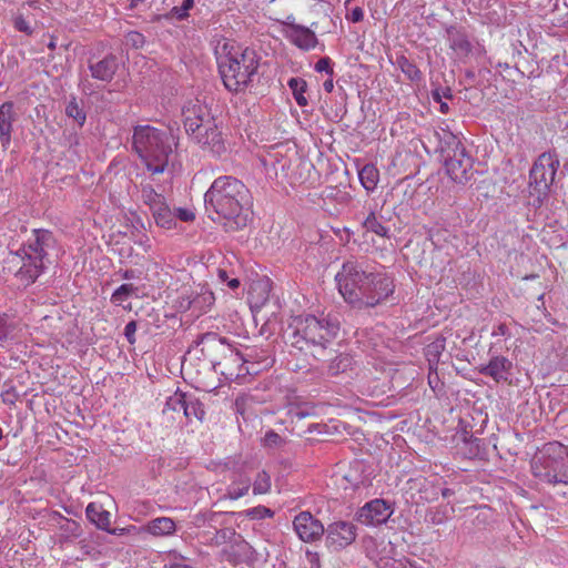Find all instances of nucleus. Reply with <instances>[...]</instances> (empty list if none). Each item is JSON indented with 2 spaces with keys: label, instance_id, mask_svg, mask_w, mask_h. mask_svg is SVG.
Wrapping results in <instances>:
<instances>
[{
  "label": "nucleus",
  "instance_id": "20",
  "mask_svg": "<svg viewBox=\"0 0 568 568\" xmlns=\"http://www.w3.org/2000/svg\"><path fill=\"white\" fill-rule=\"evenodd\" d=\"M446 33L450 49H453L458 55L467 57L471 52L473 45L468 36L462 28L450 26L446 29Z\"/></svg>",
  "mask_w": 568,
  "mask_h": 568
},
{
  "label": "nucleus",
  "instance_id": "51",
  "mask_svg": "<svg viewBox=\"0 0 568 568\" xmlns=\"http://www.w3.org/2000/svg\"><path fill=\"white\" fill-rule=\"evenodd\" d=\"M288 415L291 416L292 420H294L295 418L296 419H302L306 416V413L304 409L300 408V407H291L288 409Z\"/></svg>",
  "mask_w": 568,
  "mask_h": 568
},
{
  "label": "nucleus",
  "instance_id": "59",
  "mask_svg": "<svg viewBox=\"0 0 568 568\" xmlns=\"http://www.w3.org/2000/svg\"><path fill=\"white\" fill-rule=\"evenodd\" d=\"M440 494L444 498H447V497L452 496L454 494V491L449 488H443L440 490Z\"/></svg>",
  "mask_w": 568,
  "mask_h": 568
},
{
  "label": "nucleus",
  "instance_id": "19",
  "mask_svg": "<svg viewBox=\"0 0 568 568\" xmlns=\"http://www.w3.org/2000/svg\"><path fill=\"white\" fill-rule=\"evenodd\" d=\"M287 39L297 48L308 51L316 47L317 38L307 27L292 24L287 30Z\"/></svg>",
  "mask_w": 568,
  "mask_h": 568
},
{
  "label": "nucleus",
  "instance_id": "33",
  "mask_svg": "<svg viewBox=\"0 0 568 568\" xmlns=\"http://www.w3.org/2000/svg\"><path fill=\"white\" fill-rule=\"evenodd\" d=\"M322 196L326 200L334 201L338 204H347L352 199L351 194L347 191L333 185L326 186L323 190Z\"/></svg>",
  "mask_w": 568,
  "mask_h": 568
},
{
  "label": "nucleus",
  "instance_id": "53",
  "mask_svg": "<svg viewBox=\"0 0 568 568\" xmlns=\"http://www.w3.org/2000/svg\"><path fill=\"white\" fill-rule=\"evenodd\" d=\"M403 568H425L423 562L419 560H407L406 564L403 565ZM426 568H429L428 565H426Z\"/></svg>",
  "mask_w": 568,
  "mask_h": 568
},
{
  "label": "nucleus",
  "instance_id": "9",
  "mask_svg": "<svg viewBox=\"0 0 568 568\" xmlns=\"http://www.w3.org/2000/svg\"><path fill=\"white\" fill-rule=\"evenodd\" d=\"M535 477L548 484H568V446L558 442L544 445L531 463Z\"/></svg>",
  "mask_w": 568,
  "mask_h": 568
},
{
  "label": "nucleus",
  "instance_id": "22",
  "mask_svg": "<svg viewBox=\"0 0 568 568\" xmlns=\"http://www.w3.org/2000/svg\"><path fill=\"white\" fill-rule=\"evenodd\" d=\"M329 356L326 357V361H328L327 375L334 377L354 368L355 361L351 354L338 353L334 357L328 358Z\"/></svg>",
  "mask_w": 568,
  "mask_h": 568
},
{
  "label": "nucleus",
  "instance_id": "47",
  "mask_svg": "<svg viewBox=\"0 0 568 568\" xmlns=\"http://www.w3.org/2000/svg\"><path fill=\"white\" fill-rule=\"evenodd\" d=\"M174 214L175 219H179L182 222H192L195 219V214L189 209L179 207Z\"/></svg>",
  "mask_w": 568,
  "mask_h": 568
},
{
  "label": "nucleus",
  "instance_id": "37",
  "mask_svg": "<svg viewBox=\"0 0 568 568\" xmlns=\"http://www.w3.org/2000/svg\"><path fill=\"white\" fill-rule=\"evenodd\" d=\"M271 488V478L266 471H260L253 484V493L255 495L266 494Z\"/></svg>",
  "mask_w": 568,
  "mask_h": 568
},
{
  "label": "nucleus",
  "instance_id": "64",
  "mask_svg": "<svg viewBox=\"0 0 568 568\" xmlns=\"http://www.w3.org/2000/svg\"><path fill=\"white\" fill-rule=\"evenodd\" d=\"M30 4L36 3L38 0H28Z\"/></svg>",
  "mask_w": 568,
  "mask_h": 568
},
{
  "label": "nucleus",
  "instance_id": "3",
  "mask_svg": "<svg viewBox=\"0 0 568 568\" xmlns=\"http://www.w3.org/2000/svg\"><path fill=\"white\" fill-rule=\"evenodd\" d=\"M292 345L304 353H310L317 361H326L332 355L334 339L341 323L336 316L317 317L312 314L298 315L290 324Z\"/></svg>",
  "mask_w": 568,
  "mask_h": 568
},
{
  "label": "nucleus",
  "instance_id": "42",
  "mask_svg": "<svg viewBox=\"0 0 568 568\" xmlns=\"http://www.w3.org/2000/svg\"><path fill=\"white\" fill-rule=\"evenodd\" d=\"M3 387H4V389L1 393L2 402L10 406L14 405L19 398V394H18L16 387L8 383H4Z\"/></svg>",
  "mask_w": 568,
  "mask_h": 568
},
{
  "label": "nucleus",
  "instance_id": "55",
  "mask_svg": "<svg viewBox=\"0 0 568 568\" xmlns=\"http://www.w3.org/2000/svg\"><path fill=\"white\" fill-rule=\"evenodd\" d=\"M323 88L326 92H332L333 89H334V83H333V79H328L326 80L324 83H323Z\"/></svg>",
  "mask_w": 568,
  "mask_h": 568
},
{
  "label": "nucleus",
  "instance_id": "52",
  "mask_svg": "<svg viewBox=\"0 0 568 568\" xmlns=\"http://www.w3.org/2000/svg\"><path fill=\"white\" fill-rule=\"evenodd\" d=\"M369 376H364L362 379H361V388H362V393L364 395H372V386L369 385Z\"/></svg>",
  "mask_w": 568,
  "mask_h": 568
},
{
  "label": "nucleus",
  "instance_id": "13",
  "mask_svg": "<svg viewBox=\"0 0 568 568\" xmlns=\"http://www.w3.org/2000/svg\"><path fill=\"white\" fill-rule=\"evenodd\" d=\"M394 513L389 503L384 499H374L366 503L356 513V518L364 525L377 526L387 521Z\"/></svg>",
  "mask_w": 568,
  "mask_h": 568
},
{
  "label": "nucleus",
  "instance_id": "32",
  "mask_svg": "<svg viewBox=\"0 0 568 568\" xmlns=\"http://www.w3.org/2000/svg\"><path fill=\"white\" fill-rule=\"evenodd\" d=\"M287 84L292 90L296 103L300 106H306L308 103L306 97L304 95L307 88L306 81L301 78H291Z\"/></svg>",
  "mask_w": 568,
  "mask_h": 568
},
{
  "label": "nucleus",
  "instance_id": "48",
  "mask_svg": "<svg viewBox=\"0 0 568 568\" xmlns=\"http://www.w3.org/2000/svg\"><path fill=\"white\" fill-rule=\"evenodd\" d=\"M136 322L130 321L124 327V335L130 344L135 343Z\"/></svg>",
  "mask_w": 568,
  "mask_h": 568
},
{
  "label": "nucleus",
  "instance_id": "41",
  "mask_svg": "<svg viewBox=\"0 0 568 568\" xmlns=\"http://www.w3.org/2000/svg\"><path fill=\"white\" fill-rule=\"evenodd\" d=\"M124 42L128 47L140 49L144 45L145 38L142 33L138 31H130L125 34Z\"/></svg>",
  "mask_w": 568,
  "mask_h": 568
},
{
  "label": "nucleus",
  "instance_id": "36",
  "mask_svg": "<svg viewBox=\"0 0 568 568\" xmlns=\"http://www.w3.org/2000/svg\"><path fill=\"white\" fill-rule=\"evenodd\" d=\"M432 98L435 102L439 103V111L442 113H447L449 110V106L446 102H444L445 99H452L453 93L450 88H436L432 91Z\"/></svg>",
  "mask_w": 568,
  "mask_h": 568
},
{
  "label": "nucleus",
  "instance_id": "25",
  "mask_svg": "<svg viewBox=\"0 0 568 568\" xmlns=\"http://www.w3.org/2000/svg\"><path fill=\"white\" fill-rule=\"evenodd\" d=\"M185 402V394L179 392L174 393L166 399L163 408V414L168 415L172 420H181L184 412Z\"/></svg>",
  "mask_w": 568,
  "mask_h": 568
},
{
  "label": "nucleus",
  "instance_id": "11",
  "mask_svg": "<svg viewBox=\"0 0 568 568\" xmlns=\"http://www.w3.org/2000/svg\"><path fill=\"white\" fill-rule=\"evenodd\" d=\"M442 153L445 160L446 173L449 178L460 184H465L473 175V159L467 153L463 143L453 134L442 146Z\"/></svg>",
  "mask_w": 568,
  "mask_h": 568
},
{
  "label": "nucleus",
  "instance_id": "6",
  "mask_svg": "<svg viewBox=\"0 0 568 568\" xmlns=\"http://www.w3.org/2000/svg\"><path fill=\"white\" fill-rule=\"evenodd\" d=\"M261 55L252 48L231 47L217 59L219 72L224 87L233 93L245 92L253 87L258 73Z\"/></svg>",
  "mask_w": 568,
  "mask_h": 568
},
{
  "label": "nucleus",
  "instance_id": "62",
  "mask_svg": "<svg viewBox=\"0 0 568 568\" xmlns=\"http://www.w3.org/2000/svg\"><path fill=\"white\" fill-rule=\"evenodd\" d=\"M55 47H57V43H55V41L52 39V40L49 42L48 48H49L50 50H54V49H55Z\"/></svg>",
  "mask_w": 568,
  "mask_h": 568
},
{
  "label": "nucleus",
  "instance_id": "21",
  "mask_svg": "<svg viewBox=\"0 0 568 568\" xmlns=\"http://www.w3.org/2000/svg\"><path fill=\"white\" fill-rule=\"evenodd\" d=\"M87 518L93 523L99 529L106 530L113 535H121L123 529H110V518L111 515L109 511L102 508L101 505L95 503H90L85 508Z\"/></svg>",
  "mask_w": 568,
  "mask_h": 568
},
{
  "label": "nucleus",
  "instance_id": "46",
  "mask_svg": "<svg viewBox=\"0 0 568 568\" xmlns=\"http://www.w3.org/2000/svg\"><path fill=\"white\" fill-rule=\"evenodd\" d=\"M315 70L317 72H326L329 75H333L332 60L328 57L321 58L316 64Z\"/></svg>",
  "mask_w": 568,
  "mask_h": 568
},
{
  "label": "nucleus",
  "instance_id": "54",
  "mask_svg": "<svg viewBox=\"0 0 568 568\" xmlns=\"http://www.w3.org/2000/svg\"><path fill=\"white\" fill-rule=\"evenodd\" d=\"M507 332H508V328H507L506 324H499L497 326V328L493 332V335L494 336H498V335L505 336L507 334Z\"/></svg>",
  "mask_w": 568,
  "mask_h": 568
},
{
  "label": "nucleus",
  "instance_id": "1",
  "mask_svg": "<svg viewBox=\"0 0 568 568\" xmlns=\"http://www.w3.org/2000/svg\"><path fill=\"white\" fill-rule=\"evenodd\" d=\"M335 280L344 300L358 310L379 305L395 288L393 280L385 273L368 272L358 261L345 262Z\"/></svg>",
  "mask_w": 568,
  "mask_h": 568
},
{
  "label": "nucleus",
  "instance_id": "10",
  "mask_svg": "<svg viewBox=\"0 0 568 568\" xmlns=\"http://www.w3.org/2000/svg\"><path fill=\"white\" fill-rule=\"evenodd\" d=\"M559 159L555 152H544L535 161L529 172L530 195H536L537 206H540L548 195L549 187L555 181ZM536 205V203H534Z\"/></svg>",
  "mask_w": 568,
  "mask_h": 568
},
{
  "label": "nucleus",
  "instance_id": "24",
  "mask_svg": "<svg viewBox=\"0 0 568 568\" xmlns=\"http://www.w3.org/2000/svg\"><path fill=\"white\" fill-rule=\"evenodd\" d=\"M446 347V338L443 335L437 336L432 343L427 344L424 348V355L427 359L428 367L432 369L438 368L440 356Z\"/></svg>",
  "mask_w": 568,
  "mask_h": 568
},
{
  "label": "nucleus",
  "instance_id": "28",
  "mask_svg": "<svg viewBox=\"0 0 568 568\" xmlns=\"http://www.w3.org/2000/svg\"><path fill=\"white\" fill-rule=\"evenodd\" d=\"M251 485L252 483L248 477L241 476L227 486L224 497L236 500L248 493Z\"/></svg>",
  "mask_w": 568,
  "mask_h": 568
},
{
  "label": "nucleus",
  "instance_id": "39",
  "mask_svg": "<svg viewBox=\"0 0 568 568\" xmlns=\"http://www.w3.org/2000/svg\"><path fill=\"white\" fill-rule=\"evenodd\" d=\"M134 291L135 287L133 286V284H122L113 292L111 301L120 305L122 302L128 300L129 296H131L134 293Z\"/></svg>",
  "mask_w": 568,
  "mask_h": 568
},
{
  "label": "nucleus",
  "instance_id": "30",
  "mask_svg": "<svg viewBox=\"0 0 568 568\" xmlns=\"http://www.w3.org/2000/svg\"><path fill=\"white\" fill-rule=\"evenodd\" d=\"M363 229L367 232L375 233L381 237L389 239V229L383 224L375 211H371L362 222Z\"/></svg>",
  "mask_w": 568,
  "mask_h": 568
},
{
  "label": "nucleus",
  "instance_id": "27",
  "mask_svg": "<svg viewBox=\"0 0 568 568\" xmlns=\"http://www.w3.org/2000/svg\"><path fill=\"white\" fill-rule=\"evenodd\" d=\"M153 219L158 226L165 229V230H172L175 227V214L171 211L168 203H165L162 206H159L158 209L153 210L152 212Z\"/></svg>",
  "mask_w": 568,
  "mask_h": 568
},
{
  "label": "nucleus",
  "instance_id": "57",
  "mask_svg": "<svg viewBox=\"0 0 568 568\" xmlns=\"http://www.w3.org/2000/svg\"><path fill=\"white\" fill-rule=\"evenodd\" d=\"M227 286L231 287L232 290H235L240 286V281L237 278H231L227 281Z\"/></svg>",
  "mask_w": 568,
  "mask_h": 568
},
{
  "label": "nucleus",
  "instance_id": "40",
  "mask_svg": "<svg viewBox=\"0 0 568 568\" xmlns=\"http://www.w3.org/2000/svg\"><path fill=\"white\" fill-rule=\"evenodd\" d=\"M194 0H183L182 4L171 9L170 14L172 18L183 20L189 17V10L193 8Z\"/></svg>",
  "mask_w": 568,
  "mask_h": 568
},
{
  "label": "nucleus",
  "instance_id": "5",
  "mask_svg": "<svg viewBox=\"0 0 568 568\" xmlns=\"http://www.w3.org/2000/svg\"><path fill=\"white\" fill-rule=\"evenodd\" d=\"M183 123L187 135L203 150L219 156L225 153L223 134L212 109L205 102L199 99L190 101L183 108Z\"/></svg>",
  "mask_w": 568,
  "mask_h": 568
},
{
  "label": "nucleus",
  "instance_id": "12",
  "mask_svg": "<svg viewBox=\"0 0 568 568\" xmlns=\"http://www.w3.org/2000/svg\"><path fill=\"white\" fill-rule=\"evenodd\" d=\"M326 546L341 550L353 544L357 536V527L349 521H334L325 529Z\"/></svg>",
  "mask_w": 568,
  "mask_h": 568
},
{
  "label": "nucleus",
  "instance_id": "44",
  "mask_svg": "<svg viewBox=\"0 0 568 568\" xmlns=\"http://www.w3.org/2000/svg\"><path fill=\"white\" fill-rule=\"evenodd\" d=\"M284 439L274 430H268L264 437V445L267 447H278L283 445Z\"/></svg>",
  "mask_w": 568,
  "mask_h": 568
},
{
  "label": "nucleus",
  "instance_id": "2",
  "mask_svg": "<svg viewBox=\"0 0 568 568\" xmlns=\"http://www.w3.org/2000/svg\"><path fill=\"white\" fill-rule=\"evenodd\" d=\"M207 212L224 220L226 232H237L247 226L251 195L248 189L232 175L216 178L204 195Z\"/></svg>",
  "mask_w": 568,
  "mask_h": 568
},
{
  "label": "nucleus",
  "instance_id": "45",
  "mask_svg": "<svg viewBox=\"0 0 568 568\" xmlns=\"http://www.w3.org/2000/svg\"><path fill=\"white\" fill-rule=\"evenodd\" d=\"M13 27L18 31L23 32L26 34H31L33 31L29 22L23 18L22 14H19L13 19Z\"/></svg>",
  "mask_w": 568,
  "mask_h": 568
},
{
  "label": "nucleus",
  "instance_id": "35",
  "mask_svg": "<svg viewBox=\"0 0 568 568\" xmlns=\"http://www.w3.org/2000/svg\"><path fill=\"white\" fill-rule=\"evenodd\" d=\"M65 114L73 119L80 126L85 123L87 115L83 109L79 105L75 98H72L65 106Z\"/></svg>",
  "mask_w": 568,
  "mask_h": 568
},
{
  "label": "nucleus",
  "instance_id": "15",
  "mask_svg": "<svg viewBox=\"0 0 568 568\" xmlns=\"http://www.w3.org/2000/svg\"><path fill=\"white\" fill-rule=\"evenodd\" d=\"M88 68L93 79L111 82L119 69V59L113 53H109L100 60L89 59Z\"/></svg>",
  "mask_w": 568,
  "mask_h": 568
},
{
  "label": "nucleus",
  "instance_id": "26",
  "mask_svg": "<svg viewBox=\"0 0 568 568\" xmlns=\"http://www.w3.org/2000/svg\"><path fill=\"white\" fill-rule=\"evenodd\" d=\"M358 178L363 187L368 192H373L379 181V171L374 164H365L358 171Z\"/></svg>",
  "mask_w": 568,
  "mask_h": 568
},
{
  "label": "nucleus",
  "instance_id": "23",
  "mask_svg": "<svg viewBox=\"0 0 568 568\" xmlns=\"http://www.w3.org/2000/svg\"><path fill=\"white\" fill-rule=\"evenodd\" d=\"M154 181V175H151V182L141 183L142 202L150 209L151 212L166 203V199L162 192H159L154 189L152 183Z\"/></svg>",
  "mask_w": 568,
  "mask_h": 568
},
{
  "label": "nucleus",
  "instance_id": "17",
  "mask_svg": "<svg viewBox=\"0 0 568 568\" xmlns=\"http://www.w3.org/2000/svg\"><path fill=\"white\" fill-rule=\"evenodd\" d=\"M513 368L511 362L505 356H493L488 364L479 368V373L491 377L496 383L507 382Z\"/></svg>",
  "mask_w": 568,
  "mask_h": 568
},
{
  "label": "nucleus",
  "instance_id": "18",
  "mask_svg": "<svg viewBox=\"0 0 568 568\" xmlns=\"http://www.w3.org/2000/svg\"><path fill=\"white\" fill-rule=\"evenodd\" d=\"M186 301V307L199 314L206 313L214 304V294L206 290L204 286L200 287V291H192L190 295L183 297L181 306H184Z\"/></svg>",
  "mask_w": 568,
  "mask_h": 568
},
{
  "label": "nucleus",
  "instance_id": "8",
  "mask_svg": "<svg viewBox=\"0 0 568 568\" xmlns=\"http://www.w3.org/2000/svg\"><path fill=\"white\" fill-rule=\"evenodd\" d=\"M172 136L150 125L136 126L132 136V146L145 163L152 176L163 173L172 155Z\"/></svg>",
  "mask_w": 568,
  "mask_h": 568
},
{
  "label": "nucleus",
  "instance_id": "14",
  "mask_svg": "<svg viewBox=\"0 0 568 568\" xmlns=\"http://www.w3.org/2000/svg\"><path fill=\"white\" fill-rule=\"evenodd\" d=\"M294 530L304 542L320 540L325 532L323 524L310 511H302L293 520Z\"/></svg>",
  "mask_w": 568,
  "mask_h": 568
},
{
  "label": "nucleus",
  "instance_id": "38",
  "mask_svg": "<svg viewBox=\"0 0 568 568\" xmlns=\"http://www.w3.org/2000/svg\"><path fill=\"white\" fill-rule=\"evenodd\" d=\"M14 324L7 314H0V345L2 346L14 331Z\"/></svg>",
  "mask_w": 568,
  "mask_h": 568
},
{
  "label": "nucleus",
  "instance_id": "29",
  "mask_svg": "<svg viewBox=\"0 0 568 568\" xmlns=\"http://www.w3.org/2000/svg\"><path fill=\"white\" fill-rule=\"evenodd\" d=\"M148 531L154 536L171 535L175 531V523L169 517H159L148 524Z\"/></svg>",
  "mask_w": 568,
  "mask_h": 568
},
{
  "label": "nucleus",
  "instance_id": "56",
  "mask_svg": "<svg viewBox=\"0 0 568 568\" xmlns=\"http://www.w3.org/2000/svg\"><path fill=\"white\" fill-rule=\"evenodd\" d=\"M122 277L125 280H132L135 277V272L133 270H125L122 274Z\"/></svg>",
  "mask_w": 568,
  "mask_h": 568
},
{
  "label": "nucleus",
  "instance_id": "61",
  "mask_svg": "<svg viewBox=\"0 0 568 568\" xmlns=\"http://www.w3.org/2000/svg\"><path fill=\"white\" fill-rule=\"evenodd\" d=\"M141 1H142V0H130V2H131V3H130V8H131V9L135 8V7L139 4V2H141Z\"/></svg>",
  "mask_w": 568,
  "mask_h": 568
},
{
  "label": "nucleus",
  "instance_id": "7",
  "mask_svg": "<svg viewBox=\"0 0 568 568\" xmlns=\"http://www.w3.org/2000/svg\"><path fill=\"white\" fill-rule=\"evenodd\" d=\"M55 244L57 241L51 231L33 230L27 243L14 255L20 263L17 277L27 285L33 283L50 263V252L55 248Z\"/></svg>",
  "mask_w": 568,
  "mask_h": 568
},
{
  "label": "nucleus",
  "instance_id": "49",
  "mask_svg": "<svg viewBox=\"0 0 568 568\" xmlns=\"http://www.w3.org/2000/svg\"><path fill=\"white\" fill-rule=\"evenodd\" d=\"M428 384L430 388L434 390L438 389L442 386L437 369H432L430 367H428Z\"/></svg>",
  "mask_w": 568,
  "mask_h": 568
},
{
  "label": "nucleus",
  "instance_id": "60",
  "mask_svg": "<svg viewBox=\"0 0 568 568\" xmlns=\"http://www.w3.org/2000/svg\"><path fill=\"white\" fill-rule=\"evenodd\" d=\"M169 568H191V567L183 565V564H172Z\"/></svg>",
  "mask_w": 568,
  "mask_h": 568
},
{
  "label": "nucleus",
  "instance_id": "58",
  "mask_svg": "<svg viewBox=\"0 0 568 568\" xmlns=\"http://www.w3.org/2000/svg\"><path fill=\"white\" fill-rule=\"evenodd\" d=\"M219 277L222 282H225V283H227V281L230 280L227 272L224 270H219Z\"/></svg>",
  "mask_w": 568,
  "mask_h": 568
},
{
  "label": "nucleus",
  "instance_id": "16",
  "mask_svg": "<svg viewBox=\"0 0 568 568\" xmlns=\"http://www.w3.org/2000/svg\"><path fill=\"white\" fill-rule=\"evenodd\" d=\"M18 120V113L12 101H6L0 105V144L7 150L11 143L13 123Z\"/></svg>",
  "mask_w": 568,
  "mask_h": 568
},
{
  "label": "nucleus",
  "instance_id": "34",
  "mask_svg": "<svg viewBox=\"0 0 568 568\" xmlns=\"http://www.w3.org/2000/svg\"><path fill=\"white\" fill-rule=\"evenodd\" d=\"M204 415L203 406L197 399H186L182 417L191 422L193 418L202 420Z\"/></svg>",
  "mask_w": 568,
  "mask_h": 568
},
{
  "label": "nucleus",
  "instance_id": "50",
  "mask_svg": "<svg viewBox=\"0 0 568 568\" xmlns=\"http://www.w3.org/2000/svg\"><path fill=\"white\" fill-rule=\"evenodd\" d=\"M364 18L363 9L359 7H356L352 10L349 14V20L354 23L361 22Z\"/></svg>",
  "mask_w": 568,
  "mask_h": 568
},
{
  "label": "nucleus",
  "instance_id": "43",
  "mask_svg": "<svg viewBox=\"0 0 568 568\" xmlns=\"http://www.w3.org/2000/svg\"><path fill=\"white\" fill-rule=\"evenodd\" d=\"M245 515L250 518H266V517H272L273 513L270 508L267 507H264V506H257V507H253V508H250L245 511Z\"/></svg>",
  "mask_w": 568,
  "mask_h": 568
},
{
  "label": "nucleus",
  "instance_id": "31",
  "mask_svg": "<svg viewBox=\"0 0 568 568\" xmlns=\"http://www.w3.org/2000/svg\"><path fill=\"white\" fill-rule=\"evenodd\" d=\"M395 64L400 69V71L407 77L408 80L413 82H420L423 79L422 71L417 68V65L412 62L407 57L400 54L396 58Z\"/></svg>",
  "mask_w": 568,
  "mask_h": 568
},
{
  "label": "nucleus",
  "instance_id": "4",
  "mask_svg": "<svg viewBox=\"0 0 568 568\" xmlns=\"http://www.w3.org/2000/svg\"><path fill=\"white\" fill-rule=\"evenodd\" d=\"M195 344L201 346V353L209 361L211 367L226 379H237L246 374H256L257 371L245 366L250 354H242L227 341L215 332H207L197 336Z\"/></svg>",
  "mask_w": 568,
  "mask_h": 568
},
{
  "label": "nucleus",
  "instance_id": "63",
  "mask_svg": "<svg viewBox=\"0 0 568 568\" xmlns=\"http://www.w3.org/2000/svg\"><path fill=\"white\" fill-rule=\"evenodd\" d=\"M187 365V359H184L182 367H185Z\"/></svg>",
  "mask_w": 568,
  "mask_h": 568
}]
</instances>
